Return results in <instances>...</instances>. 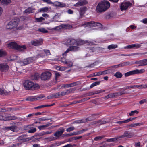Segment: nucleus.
Here are the masks:
<instances>
[{
  "label": "nucleus",
  "mask_w": 147,
  "mask_h": 147,
  "mask_svg": "<svg viewBox=\"0 0 147 147\" xmlns=\"http://www.w3.org/2000/svg\"><path fill=\"white\" fill-rule=\"evenodd\" d=\"M146 99H144L142 100H141L140 101L139 103L140 104H143L144 103H146Z\"/></svg>",
  "instance_id": "obj_62"
},
{
  "label": "nucleus",
  "mask_w": 147,
  "mask_h": 147,
  "mask_svg": "<svg viewBox=\"0 0 147 147\" xmlns=\"http://www.w3.org/2000/svg\"><path fill=\"white\" fill-rule=\"evenodd\" d=\"M86 121L87 120H84L83 121V120H77L76 121H75L74 123H83L86 122Z\"/></svg>",
  "instance_id": "obj_47"
},
{
  "label": "nucleus",
  "mask_w": 147,
  "mask_h": 147,
  "mask_svg": "<svg viewBox=\"0 0 147 147\" xmlns=\"http://www.w3.org/2000/svg\"><path fill=\"white\" fill-rule=\"evenodd\" d=\"M131 120H125L123 121H118L116 122L117 123L119 124H121L123 123H127L129 122Z\"/></svg>",
  "instance_id": "obj_45"
},
{
  "label": "nucleus",
  "mask_w": 147,
  "mask_h": 147,
  "mask_svg": "<svg viewBox=\"0 0 147 147\" xmlns=\"http://www.w3.org/2000/svg\"><path fill=\"white\" fill-rule=\"evenodd\" d=\"M9 69L8 66L6 64H0V71L6 72Z\"/></svg>",
  "instance_id": "obj_14"
},
{
  "label": "nucleus",
  "mask_w": 147,
  "mask_h": 147,
  "mask_svg": "<svg viewBox=\"0 0 147 147\" xmlns=\"http://www.w3.org/2000/svg\"><path fill=\"white\" fill-rule=\"evenodd\" d=\"M134 71L135 74L143 73L145 71V70L144 69H142L140 70H139L138 69H136L134 70Z\"/></svg>",
  "instance_id": "obj_32"
},
{
  "label": "nucleus",
  "mask_w": 147,
  "mask_h": 147,
  "mask_svg": "<svg viewBox=\"0 0 147 147\" xmlns=\"http://www.w3.org/2000/svg\"><path fill=\"white\" fill-rule=\"evenodd\" d=\"M48 10V8L47 7H45L41 8L40 9L39 11L40 12H46Z\"/></svg>",
  "instance_id": "obj_39"
},
{
  "label": "nucleus",
  "mask_w": 147,
  "mask_h": 147,
  "mask_svg": "<svg viewBox=\"0 0 147 147\" xmlns=\"http://www.w3.org/2000/svg\"><path fill=\"white\" fill-rule=\"evenodd\" d=\"M134 135L133 133L129 131H126L124 132L123 134L121 136H119V138H122L125 137H127L129 138H131L134 136Z\"/></svg>",
  "instance_id": "obj_10"
},
{
  "label": "nucleus",
  "mask_w": 147,
  "mask_h": 147,
  "mask_svg": "<svg viewBox=\"0 0 147 147\" xmlns=\"http://www.w3.org/2000/svg\"><path fill=\"white\" fill-rule=\"evenodd\" d=\"M36 58L32 57L24 59L23 61H20V64L23 65L30 63L35 61Z\"/></svg>",
  "instance_id": "obj_7"
},
{
  "label": "nucleus",
  "mask_w": 147,
  "mask_h": 147,
  "mask_svg": "<svg viewBox=\"0 0 147 147\" xmlns=\"http://www.w3.org/2000/svg\"><path fill=\"white\" fill-rule=\"evenodd\" d=\"M64 131V129H62L60 131H56L54 134V136L56 137H57L56 138H57V139L60 136L62 135Z\"/></svg>",
  "instance_id": "obj_16"
},
{
  "label": "nucleus",
  "mask_w": 147,
  "mask_h": 147,
  "mask_svg": "<svg viewBox=\"0 0 147 147\" xmlns=\"http://www.w3.org/2000/svg\"><path fill=\"white\" fill-rule=\"evenodd\" d=\"M100 81H97L94 83H93L90 86V88H93V87L100 84Z\"/></svg>",
  "instance_id": "obj_34"
},
{
  "label": "nucleus",
  "mask_w": 147,
  "mask_h": 147,
  "mask_svg": "<svg viewBox=\"0 0 147 147\" xmlns=\"http://www.w3.org/2000/svg\"><path fill=\"white\" fill-rule=\"evenodd\" d=\"M51 76V73L49 71H45L42 74L40 78L42 80L46 81L49 80Z\"/></svg>",
  "instance_id": "obj_5"
},
{
  "label": "nucleus",
  "mask_w": 147,
  "mask_h": 147,
  "mask_svg": "<svg viewBox=\"0 0 147 147\" xmlns=\"http://www.w3.org/2000/svg\"><path fill=\"white\" fill-rule=\"evenodd\" d=\"M59 87H61L60 88H65L66 87H69V84H63L61 85H60L59 86Z\"/></svg>",
  "instance_id": "obj_49"
},
{
  "label": "nucleus",
  "mask_w": 147,
  "mask_h": 147,
  "mask_svg": "<svg viewBox=\"0 0 147 147\" xmlns=\"http://www.w3.org/2000/svg\"><path fill=\"white\" fill-rule=\"evenodd\" d=\"M18 24V23L16 21H11L7 24L6 28L7 29H11L16 28Z\"/></svg>",
  "instance_id": "obj_9"
},
{
  "label": "nucleus",
  "mask_w": 147,
  "mask_h": 147,
  "mask_svg": "<svg viewBox=\"0 0 147 147\" xmlns=\"http://www.w3.org/2000/svg\"><path fill=\"white\" fill-rule=\"evenodd\" d=\"M10 92L7 91L3 89L0 88V94L3 95H9L10 94Z\"/></svg>",
  "instance_id": "obj_18"
},
{
  "label": "nucleus",
  "mask_w": 147,
  "mask_h": 147,
  "mask_svg": "<svg viewBox=\"0 0 147 147\" xmlns=\"http://www.w3.org/2000/svg\"><path fill=\"white\" fill-rule=\"evenodd\" d=\"M79 48L76 46H72L70 47V50H74V51H76L78 50Z\"/></svg>",
  "instance_id": "obj_44"
},
{
  "label": "nucleus",
  "mask_w": 147,
  "mask_h": 147,
  "mask_svg": "<svg viewBox=\"0 0 147 147\" xmlns=\"http://www.w3.org/2000/svg\"><path fill=\"white\" fill-rule=\"evenodd\" d=\"M24 86L25 89L28 90H34L39 88V85L37 84H34L32 82L27 80L24 83Z\"/></svg>",
  "instance_id": "obj_2"
},
{
  "label": "nucleus",
  "mask_w": 147,
  "mask_h": 147,
  "mask_svg": "<svg viewBox=\"0 0 147 147\" xmlns=\"http://www.w3.org/2000/svg\"><path fill=\"white\" fill-rule=\"evenodd\" d=\"M43 1L44 2H45L48 4H54V3L52 2L50 0H43Z\"/></svg>",
  "instance_id": "obj_56"
},
{
  "label": "nucleus",
  "mask_w": 147,
  "mask_h": 147,
  "mask_svg": "<svg viewBox=\"0 0 147 147\" xmlns=\"http://www.w3.org/2000/svg\"><path fill=\"white\" fill-rule=\"evenodd\" d=\"M86 43H88V45H92V43L91 42H89L87 41H84V40H79L78 42H77V44L78 45H81L83 44H84Z\"/></svg>",
  "instance_id": "obj_20"
},
{
  "label": "nucleus",
  "mask_w": 147,
  "mask_h": 147,
  "mask_svg": "<svg viewBox=\"0 0 147 147\" xmlns=\"http://www.w3.org/2000/svg\"><path fill=\"white\" fill-rule=\"evenodd\" d=\"M17 128V127L13 126L9 127H5V128L7 129H9L13 132H15L16 131Z\"/></svg>",
  "instance_id": "obj_23"
},
{
  "label": "nucleus",
  "mask_w": 147,
  "mask_h": 147,
  "mask_svg": "<svg viewBox=\"0 0 147 147\" xmlns=\"http://www.w3.org/2000/svg\"><path fill=\"white\" fill-rule=\"evenodd\" d=\"M87 9V8L86 7H82L80 9V13L81 16V17H82V16L85 13V11Z\"/></svg>",
  "instance_id": "obj_19"
},
{
  "label": "nucleus",
  "mask_w": 147,
  "mask_h": 147,
  "mask_svg": "<svg viewBox=\"0 0 147 147\" xmlns=\"http://www.w3.org/2000/svg\"><path fill=\"white\" fill-rule=\"evenodd\" d=\"M103 138V137L102 136L96 137L95 138L94 140L96 141H98V140H101Z\"/></svg>",
  "instance_id": "obj_57"
},
{
  "label": "nucleus",
  "mask_w": 147,
  "mask_h": 147,
  "mask_svg": "<svg viewBox=\"0 0 147 147\" xmlns=\"http://www.w3.org/2000/svg\"><path fill=\"white\" fill-rule=\"evenodd\" d=\"M74 129V127H71L67 128L66 130L67 132H70L71 131L73 130Z\"/></svg>",
  "instance_id": "obj_53"
},
{
  "label": "nucleus",
  "mask_w": 147,
  "mask_h": 147,
  "mask_svg": "<svg viewBox=\"0 0 147 147\" xmlns=\"http://www.w3.org/2000/svg\"><path fill=\"white\" fill-rule=\"evenodd\" d=\"M6 55L5 52L2 50H0V57L5 56Z\"/></svg>",
  "instance_id": "obj_46"
},
{
  "label": "nucleus",
  "mask_w": 147,
  "mask_h": 147,
  "mask_svg": "<svg viewBox=\"0 0 147 147\" xmlns=\"http://www.w3.org/2000/svg\"><path fill=\"white\" fill-rule=\"evenodd\" d=\"M72 26L67 24H62L59 26H57L52 29V30H54L56 31L59 30L63 28L70 29L72 28Z\"/></svg>",
  "instance_id": "obj_6"
},
{
  "label": "nucleus",
  "mask_w": 147,
  "mask_h": 147,
  "mask_svg": "<svg viewBox=\"0 0 147 147\" xmlns=\"http://www.w3.org/2000/svg\"><path fill=\"white\" fill-rule=\"evenodd\" d=\"M117 93H118V94L117 95V96H120L123 94H127L126 92H117Z\"/></svg>",
  "instance_id": "obj_58"
},
{
  "label": "nucleus",
  "mask_w": 147,
  "mask_h": 147,
  "mask_svg": "<svg viewBox=\"0 0 147 147\" xmlns=\"http://www.w3.org/2000/svg\"><path fill=\"white\" fill-rule=\"evenodd\" d=\"M54 95L55 98H58L61 96V93H60V92L54 94Z\"/></svg>",
  "instance_id": "obj_50"
},
{
  "label": "nucleus",
  "mask_w": 147,
  "mask_h": 147,
  "mask_svg": "<svg viewBox=\"0 0 147 147\" xmlns=\"http://www.w3.org/2000/svg\"><path fill=\"white\" fill-rule=\"evenodd\" d=\"M143 66L147 65V59L143 60Z\"/></svg>",
  "instance_id": "obj_61"
},
{
  "label": "nucleus",
  "mask_w": 147,
  "mask_h": 147,
  "mask_svg": "<svg viewBox=\"0 0 147 147\" xmlns=\"http://www.w3.org/2000/svg\"><path fill=\"white\" fill-rule=\"evenodd\" d=\"M82 137V136L74 137L69 139V141H71L73 140H76L80 139Z\"/></svg>",
  "instance_id": "obj_38"
},
{
  "label": "nucleus",
  "mask_w": 147,
  "mask_h": 147,
  "mask_svg": "<svg viewBox=\"0 0 147 147\" xmlns=\"http://www.w3.org/2000/svg\"><path fill=\"white\" fill-rule=\"evenodd\" d=\"M7 47L9 48L16 49L20 51H23L26 48V47L23 45L20 46L15 42H12L7 44Z\"/></svg>",
  "instance_id": "obj_3"
},
{
  "label": "nucleus",
  "mask_w": 147,
  "mask_h": 147,
  "mask_svg": "<svg viewBox=\"0 0 147 147\" xmlns=\"http://www.w3.org/2000/svg\"><path fill=\"white\" fill-rule=\"evenodd\" d=\"M80 84V83L79 82L77 81L69 84V87H72L73 86H74L79 85Z\"/></svg>",
  "instance_id": "obj_27"
},
{
  "label": "nucleus",
  "mask_w": 147,
  "mask_h": 147,
  "mask_svg": "<svg viewBox=\"0 0 147 147\" xmlns=\"http://www.w3.org/2000/svg\"><path fill=\"white\" fill-rule=\"evenodd\" d=\"M54 96V94L51 95L50 96H48L47 98L49 99H52L53 98H55Z\"/></svg>",
  "instance_id": "obj_64"
},
{
  "label": "nucleus",
  "mask_w": 147,
  "mask_h": 147,
  "mask_svg": "<svg viewBox=\"0 0 147 147\" xmlns=\"http://www.w3.org/2000/svg\"><path fill=\"white\" fill-rule=\"evenodd\" d=\"M46 107V105L38 106V107H35L34 108V109H40V108H41L44 107Z\"/></svg>",
  "instance_id": "obj_55"
},
{
  "label": "nucleus",
  "mask_w": 147,
  "mask_h": 147,
  "mask_svg": "<svg viewBox=\"0 0 147 147\" xmlns=\"http://www.w3.org/2000/svg\"><path fill=\"white\" fill-rule=\"evenodd\" d=\"M11 2V0H2L1 1V4H3L7 5Z\"/></svg>",
  "instance_id": "obj_37"
},
{
  "label": "nucleus",
  "mask_w": 147,
  "mask_h": 147,
  "mask_svg": "<svg viewBox=\"0 0 147 147\" xmlns=\"http://www.w3.org/2000/svg\"><path fill=\"white\" fill-rule=\"evenodd\" d=\"M114 76L116 77L117 78H121L122 76V74L119 72H117L114 75Z\"/></svg>",
  "instance_id": "obj_31"
},
{
  "label": "nucleus",
  "mask_w": 147,
  "mask_h": 147,
  "mask_svg": "<svg viewBox=\"0 0 147 147\" xmlns=\"http://www.w3.org/2000/svg\"><path fill=\"white\" fill-rule=\"evenodd\" d=\"M61 15L60 13H56L53 18V19L58 18Z\"/></svg>",
  "instance_id": "obj_60"
},
{
  "label": "nucleus",
  "mask_w": 147,
  "mask_h": 147,
  "mask_svg": "<svg viewBox=\"0 0 147 147\" xmlns=\"http://www.w3.org/2000/svg\"><path fill=\"white\" fill-rule=\"evenodd\" d=\"M134 46H135V45L133 44L125 47L124 48L127 49H132L134 48Z\"/></svg>",
  "instance_id": "obj_33"
},
{
  "label": "nucleus",
  "mask_w": 147,
  "mask_h": 147,
  "mask_svg": "<svg viewBox=\"0 0 147 147\" xmlns=\"http://www.w3.org/2000/svg\"><path fill=\"white\" fill-rule=\"evenodd\" d=\"M84 25H86L85 27H91L96 26H99L100 28L102 27V25L100 23L96 22H85L82 25V26Z\"/></svg>",
  "instance_id": "obj_4"
},
{
  "label": "nucleus",
  "mask_w": 147,
  "mask_h": 147,
  "mask_svg": "<svg viewBox=\"0 0 147 147\" xmlns=\"http://www.w3.org/2000/svg\"><path fill=\"white\" fill-rule=\"evenodd\" d=\"M51 124L52 123H49L45 125L39 126L38 127V128L40 130H41L44 129L45 128L51 125Z\"/></svg>",
  "instance_id": "obj_22"
},
{
  "label": "nucleus",
  "mask_w": 147,
  "mask_h": 147,
  "mask_svg": "<svg viewBox=\"0 0 147 147\" xmlns=\"http://www.w3.org/2000/svg\"><path fill=\"white\" fill-rule=\"evenodd\" d=\"M38 99L36 98V96L29 97L26 98V100L30 101H33L36 100H38Z\"/></svg>",
  "instance_id": "obj_21"
},
{
  "label": "nucleus",
  "mask_w": 147,
  "mask_h": 147,
  "mask_svg": "<svg viewBox=\"0 0 147 147\" xmlns=\"http://www.w3.org/2000/svg\"><path fill=\"white\" fill-rule=\"evenodd\" d=\"M40 76L38 74H35L31 76V79L33 80H37L39 78Z\"/></svg>",
  "instance_id": "obj_29"
},
{
  "label": "nucleus",
  "mask_w": 147,
  "mask_h": 147,
  "mask_svg": "<svg viewBox=\"0 0 147 147\" xmlns=\"http://www.w3.org/2000/svg\"><path fill=\"white\" fill-rule=\"evenodd\" d=\"M134 87L138 88H147L146 85H134Z\"/></svg>",
  "instance_id": "obj_26"
},
{
  "label": "nucleus",
  "mask_w": 147,
  "mask_h": 147,
  "mask_svg": "<svg viewBox=\"0 0 147 147\" xmlns=\"http://www.w3.org/2000/svg\"><path fill=\"white\" fill-rule=\"evenodd\" d=\"M135 74L134 71L133 70L130 71L128 72L125 73L124 74L125 76V77L129 76L130 75Z\"/></svg>",
  "instance_id": "obj_24"
},
{
  "label": "nucleus",
  "mask_w": 147,
  "mask_h": 147,
  "mask_svg": "<svg viewBox=\"0 0 147 147\" xmlns=\"http://www.w3.org/2000/svg\"><path fill=\"white\" fill-rule=\"evenodd\" d=\"M45 139L49 141H51L57 139V138H55L53 136H51L49 138H45Z\"/></svg>",
  "instance_id": "obj_41"
},
{
  "label": "nucleus",
  "mask_w": 147,
  "mask_h": 147,
  "mask_svg": "<svg viewBox=\"0 0 147 147\" xmlns=\"http://www.w3.org/2000/svg\"><path fill=\"white\" fill-rule=\"evenodd\" d=\"M119 138H119V136H118L114 138H113L108 139H107L106 141L107 142H111L116 141V140H117V139Z\"/></svg>",
  "instance_id": "obj_25"
},
{
  "label": "nucleus",
  "mask_w": 147,
  "mask_h": 147,
  "mask_svg": "<svg viewBox=\"0 0 147 147\" xmlns=\"http://www.w3.org/2000/svg\"><path fill=\"white\" fill-rule=\"evenodd\" d=\"M117 46L116 45H111L108 46V49L109 50L115 49L117 47Z\"/></svg>",
  "instance_id": "obj_40"
},
{
  "label": "nucleus",
  "mask_w": 147,
  "mask_h": 147,
  "mask_svg": "<svg viewBox=\"0 0 147 147\" xmlns=\"http://www.w3.org/2000/svg\"><path fill=\"white\" fill-rule=\"evenodd\" d=\"M106 123V121H103V120H98L95 121L93 123H91V124L93 125V124H96L97 125H100L101 124H104Z\"/></svg>",
  "instance_id": "obj_17"
},
{
  "label": "nucleus",
  "mask_w": 147,
  "mask_h": 147,
  "mask_svg": "<svg viewBox=\"0 0 147 147\" xmlns=\"http://www.w3.org/2000/svg\"><path fill=\"white\" fill-rule=\"evenodd\" d=\"M38 31L44 33H47L48 32L47 30L43 28L38 29Z\"/></svg>",
  "instance_id": "obj_42"
},
{
  "label": "nucleus",
  "mask_w": 147,
  "mask_h": 147,
  "mask_svg": "<svg viewBox=\"0 0 147 147\" xmlns=\"http://www.w3.org/2000/svg\"><path fill=\"white\" fill-rule=\"evenodd\" d=\"M117 94L118 93H117V92L109 94V95L110 96V98L117 97Z\"/></svg>",
  "instance_id": "obj_35"
},
{
  "label": "nucleus",
  "mask_w": 147,
  "mask_h": 147,
  "mask_svg": "<svg viewBox=\"0 0 147 147\" xmlns=\"http://www.w3.org/2000/svg\"><path fill=\"white\" fill-rule=\"evenodd\" d=\"M77 42L76 40L74 39H72L70 40V43L71 45H74L76 43L77 44Z\"/></svg>",
  "instance_id": "obj_48"
},
{
  "label": "nucleus",
  "mask_w": 147,
  "mask_h": 147,
  "mask_svg": "<svg viewBox=\"0 0 147 147\" xmlns=\"http://www.w3.org/2000/svg\"><path fill=\"white\" fill-rule=\"evenodd\" d=\"M82 100H81L79 101H74L73 102L71 103L70 104H76L77 103H81L82 102Z\"/></svg>",
  "instance_id": "obj_59"
},
{
  "label": "nucleus",
  "mask_w": 147,
  "mask_h": 147,
  "mask_svg": "<svg viewBox=\"0 0 147 147\" xmlns=\"http://www.w3.org/2000/svg\"><path fill=\"white\" fill-rule=\"evenodd\" d=\"M43 40L39 39V40H34L31 41V43L32 45L35 46H39L41 45L42 43Z\"/></svg>",
  "instance_id": "obj_12"
},
{
  "label": "nucleus",
  "mask_w": 147,
  "mask_h": 147,
  "mask_svg": "<svg viewBox=\"0 0 147 147\" xmlns=\"http://www.w3.org/2000/svg\"><path fill=\"white\" fill-rule=\"evenodd\" d=\"M36 131V129L35 128L31 129L28 131V132L29 133H33L35 132Z\"/></svg>",
  "instance_id": "obj_54"
},
{
  "label": "nucleus",
  "mask_w": 147,
  "mask_h": 147,
  "mask_svg": "<svg viewBox=\"0 0 147 147\" xmlns=\"http://www.w3.org/2000/svg\"><path fill=\"white\" fill-rule=\"evenodd\" d=\"M44 51L45 53L47 56L51 54L50 51L49 50L45 49L44 50Z\"/></svg>",
  "instance_id": "obj_52"
},
{
  "label": "nucleus",
  "mask_w": 147,
  "mask_h": 147,
  "mask_svg": "<svg viewBox=\"0 0 147 147\" xmlns=\"http://www.w3.org/2000/svg\"><path fill=\"white\" fill-rule=\"evenodd\" d=\"M109 69L105 70L102 71H99L98 72H96L94 73V76H99L102 74H106L109 73Z\"/></svg>",
  "instance_id": "obj_15"
},
{
  "label": "nucleus",
  "mask_w": 147,
  "mask_h": 147,
  "mask_svg": "<svg viewBox=\"0 0 147 147\" xmlns=\"http://www.w3.org/2000/svg\"><path fill=\"white\" fill-rule=\"evenodd\" d=\"M16 119L18 118L14 116H11L7 114H5L3 115L0 114V119Z\"/></svg>",
  "instance_id": "obj_8"
},
{
  "label": "nucleus",
  "mask_w": 147,
  "mask_h": 147,
  "mask_svg": "<svg viewBox=\"0 0 147 147\" xmlns=\"http://www.w3.org/2000/svg\"><path fill=\"white\" fill-rule=\"evenodd\" d=\"M35 20L37 22H42V21L44 20L45 19L43 17H41L39 18H36Z\"/></svg>",
  "instance_id": "obj_43"
},
{
  "label": "nucleus",
  "mask_w": 147,
  "mask_h": 147,
  "mask_svg": "<svg viewBox=\"0 0 147 147\" xmlns=\"http://www.w3.org/2000/svg\"><path fill=\"white\" fill-rule=\"evenodd\" d=\"M132 3H130L124 2L121 4L120 5V9L121 11L126 10L129 6H131Z\"/></svg>",
  "instance_id": "obj_11"
},
{
  "label": "nucleus",
  "mask_w": 147,
  "mask_h": 147,
  "mask_svg": "<svg viewBox=\"0 0 147 147\" xmlns=\"http://www.w3.org/2000/svg\"><path fill=\"white\" fill-rule=\"evenodd\" d=\"M76 88H70L68 90H67L65 92L66 95L68 94H69L71 93L72 92L74 91L75 90Z\"/></svg>",
  "instance_id": "obj_28"
},
{
  "label": "nucleus",
  "mask_w": 147,
  "mask_h": 147,
  "mask_svg": "<svg viewBox=\"0 0 147 147\" xmlns=\"http://www.w3.org/2000/svg\"><path fill=\"white\" fill-rule=\"evenodd\" d=\"M33 9L31 7H29L26 10H25L24 12L26 13H30L33 12Z\"/></svg>",
  "instance_id": "obj_30"
},
{
  "label": "nucleus",
  "mask_w": 147,
  "mask_h": 147,
  "mask_svg": "<svg viewBox=\"0 0 147 147\" xmlns=\"http://www.w3.org/2000/svg\"><path fill=\"white\" fill-rule=\"evenodd\" d=\"M110 4L107 1H104L99 2L96 7L97 12L102 13L105 11L109 7Z\"/></svg>",
  "instance_id": "obj_1"
},
{
  "label": "nucleus",
  "mask_w": 147,
  "mask_h": 147,
  "mask_svg": "<svg viewBox=\"0 0 147 147\" xmlns=\"http://www.w3.org/2000/svg\"><path fill=\"white\" fill-rule=\"evenodd\" d=\"M88 2L86 0H80L76 4L74 5V6L78 7L83 6L87 4Z\"/></svg>",
  "instance_id": "obj_13"
},
{
  "label": "nucleus",
  "mask_w": 147,
  "mask_h": 147,
  "mask_svg": "<svg viewBox=\"0 0 147 147\" xmlns=\"http://www.w3.org/2000/svg\"><path fill=\"white\" fill-rule=\"evenodd\" d=\"M135 64H139L138 66H143V60L136 61L135 62Z\"/></svg>",
  "instance_id": "obj_36"
},
{
  "label": "nucleus",
  "mask_w": 147,
  "mask_h": 147,
  "mask_svg": "<svg viewBox=\"0 0 147 147\" xmlns=\"http://www.w3.org/2000/svg\"><path fill=\"white\" fill-rule=\"evenodd\" d=\"M138 113V112L137 110H135L131 111V113H129V115L130 116H132L135 113Z\"/></svg>",
  "instance_id": "obj_51"
},
{
  "label": "nucleus",
  "mask_w": 147,
  "mask_h": 147,
  "mask_svg": "<svg viewBox=\"0 0 147 147\" xmlns=\"http://www.w3.org/2000/svg\"><path fill=\"white\" fill-rule=\"evenodd\" d=\"M59 4H59V7H65L66 6V5L65 4L61 2H60Z\"/></svg>",
  "instance_id": "obj_63"
}]
</instances>
